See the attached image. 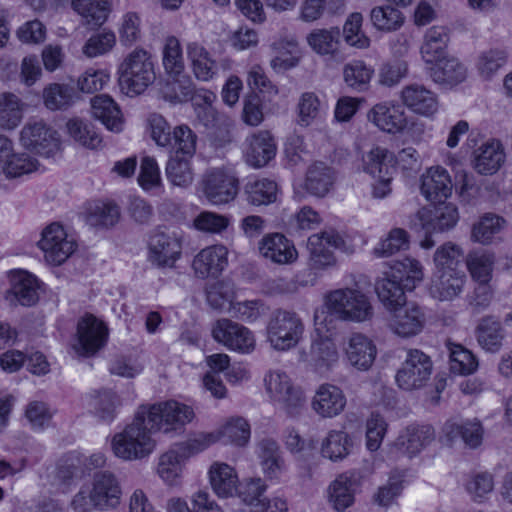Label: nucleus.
Listing matches in <instances>:
<instances>
[{"instance_id":"f257e3e1","label":"nucleus","mask_w":512,"mask_h":512,"mask_svg":"<svg viewBox=\"0 0 512 512\" xmlns=\"http://www.w3.org/2000/svg\"><path fill=\"white\" fill-rule=\"evenodd\" d=\"M374 315V306L367 293L358 287H342L324 294L322 305L314 311V320L322 329L325 325L334 327L335 320L367 323Z\"/></svg>"},{"instance_id":"f03ea898","label":"nucleus","mask_w":512,"mask_h":512,"mask_svg":"<svg viewBox=\"0 0 512 512\" xmlns=\"http://www.w3.org/2000/svg\"><path fill=\"white\" fill-rule=\"evenodd\" d=\"M424 279V267L412 257H405L386 264L377 277L374 290L383 306L405 303V292L413 291Z\"/></svg>"},{"instance_id":"7ed1b4c3","label":"nucleus","mask_w":512,"mask_h":512,"mask_svg":"<svg viewBox=\"0 0 512 512\" xmlns=\"http://www.w3.org/2000/svg\"><path fill=\"white\" fill-rule=\"evenodd\" d=\"M122 496V487L116 475L102 471L80 486L71 499L70 507L74 512L114 510L121 504Z\"/></svg>"},{"instance_id":"20e7f679","label":"nucleus","mask_w":512,"mask_h":512,"mask_svg":"<svg viewBox=\"0 0 512 512\" xmlns=\"http://www.w3.org/2000/svg\"><path fill=\"white\" fill-rule=\"evenodd\" d=\"M342 239L333 232L313 234L308 238L307 248L309 250V267L306 272L299 273L292 284L293 287H286L284 280L277 281L276 292H293L298 287L312 286L316 283L317 272L324 271L336 264L334 251L341 249Z\"/></svg>"},{"instance_id":"39448f33","label":"nucleus","mask_w":512,"mask_h":512,"mask_svg":"<svg viewBox=\"0 0 512 512\" xmlns=\"http://www.w3.org/2000/svg\"><path fill=\"white\" fill-rule=\"evenodd\" d=\"M146 416L139 408L133 421L111 439V450L115 457L124 461L142 460L149 457L156 449L152 437L155 432L150 427Z\"/></svg>"},{"instance_id":"423d86ee","label":"nucleus","mask_w":512,"mask_h":512,"mask_svg":"<svg viewBox=\"0 0 512 512\" xmlns=\"http://www.w3.org/2000/svg\"><path fill=\"white\" fill-rule=\"evenodd\" d=\"M120 91L128 97L143 94L156 79L152 54L137 47L130 51L117 67Z\"/></svg>"},{"instance_id":"0eeeda50","label":"nucleus","mask_w":512,"mask_h":512,"mask_svg":"<svg viewBox=\"0 0 512 512\" xmlns=\"http://www.w3.org/2000/svg\"><path fill=\"white\" fill-rule=\"evenodd\" d=\"M436 206H423L411 218L410 228L416 232H423L424 238L420 247L431 249L435 245L433 234L445 233L454 229L459 220L460 213L457 205L443 200Z\"/></svg>"},{"instance_id":"6e6552de","label":"nucleus","mask_w":512,"mask_h":512,"mask_svg":"<svg viewBox=\"0 0 512 512\" xmlns=\"http://www.w3.org/2000/svg\"><path fill=\"white\" fill-rule=\"evenodd\" d=\"M367 120L379 131L389 135L406 134L414 138L423 130V124L408 116L404 108L393 100L373 105L367 112Z\"/></svg>"},{"instance_id":"1a4fd4ad","label":"nucleus","mask_w":512,"mask_h":512,"mask_svg":"<svg viewBox=\"0 0 512 512\" xmlns=\"http://www.w3.org/2000/svg\"><path fill=\"white\" fill-rule=\"evenodd\" d=\"M305 334L302 318L293 311L278 310L266 327V341L277 352H288L296 348Z\"/></svg>"},{"instance_id":"9d476101","label":"nucleus","mask_w":512,"mask_h":512,"mask_svg":"<svg viewBox=\"0 0 512 512\" xmlns=\"http://www.w3.org/2000/svg\"><path fill=\"white\" fill-rule=\"evenodd\" d=\"M238 178L230 167L210 168L197 185L199 199L214 206L233 201L238 194Z\"/></svg>"},{"instance_id":"9b49d317","label":"nucleus","mask_w":512,"mask_h":512,"mask_svg":"<svg viewBox=\"0 0 512 512\" xmlns=\"http://www.w3.org/2000/svg\"><path fill=\"white\" fill-rule=\"evenodd\" d=\"M139 408L148 419L149 426L164 433L182 430L195 417L191 406L176 400L143 405Z\"/></svg>"},{"instance_id":"f8f14e48","label":"nucleus","mask_w":512,"mask_h":512,"mask_svg":"<svg viewBox=\"0 0 512 512\" xmlns=\"http://www.w3.org/2000/svg\"><path fill=\"white\" fill-rule=\"evenodd\" d=\"M363 171L372 179V196L377 199L387 197L396 173L393 154L386 148L375 146L362 156Z\"/></svg>"},{"instance_id":"ddd939ff","label":"nucleus","mask_w":512,"mask_h":512,"mask_svg":"<svg viewBox=\"0 0 512 512\" xmlns=\"http://www.w3.org/2000/svg\"><path fill=\"white\" fill-rule=\"evenodd\" d=\"M106 464V456L102 452L89 455L79 451L67 453L58 463L52 484L62 492H66L75 482L92 470L102 468Z\"/></svg>"},{"instance_id":"4468645a","label":"nucleus","mask_w":512,"mask_h":512,"mask_svg":"<svg viewBox=\"0 0 512 512\" xmlns=\"http://www.w3.org/2000/svg\"><path fill=\"white\" fill-rule=\"evenodd\" d=\"M37 246L48 264L60 266L74 254L77 242L63 224L52 222L42 229Z\"/></svg>"},{"instance_id":"2eb2a0df","label":"nucleus","mask_w":512,"mask_h":512,"mask_svg":"<svg viewBox=\"0 0 512 512\" xmlns=\"http://www.w3.org/2000/svg\"><path fill=\"white\" fill-rule=\"evenodd\" d=\"M207 301L213 308L246 322L256 321L263 313V305L259 301L235 302L234 286L229 282H219L210 287Z\"/></svg>"},{"instance_id":"dca6fc26","label":"nucleus","mask_w":512,"mask_h":512,"mask_svg":"<svg viewBox=\"0 0 512 512\" xmlns=\"http://www.w3.org/2000/svg\"><path fill=\"white\" fill-rule=\"evenodd\" d=\"M264 389L269 399L294 414L304 406L305 394L295 386L290 376L282 369H271L264 375Z\"/></svg>"},{"instance_id":"f3484780","label":"nucleus","mask_w":512,"mask_h":512,"mask_svg":"<svg viewBox=\"0 0 512 512\" xmlns=\"http://www.w3.org/2000/svg\"><path fill=\"white\" fill-rule=\"evenodd\" d=\"M213 339L228 350L251 354L256 348V337L246 326L229 319L217 320L211 329Z\"/></svg>"},{"instance_id":"a211bd4d","label":"nucleus","mask_w":512,"mask_h":512,"mask_svg":"<svg viewBox=\"0 0 512 512\" xmlns=\"http://www.w3.org/2000/svg\"><path fill=\"white\" fill-rule=\"evenodd\" d=\"M108 334V327L102 319L86 314L77 323L73 349L82 356L93 355L106 344Z\"/></svg>"},{"instance_id":"6ab92c4d","label":"nucleus","mask_w":512,"mask_h":512,"mask_svg":"<svg viewBox=\"0 0 512 512\" xmlns=\"http://www.w3.org/2000/svg\"><path fill=\"white\" fill-rule=\"evenodd\" d=\"M389 311L387 326L398 337L411 338L420 334L425 325V315L415 303L384 306Z\"/></svg>"},{"instance_id":"aec40b11","label":"nucleus","mask_w":512,"mask_h":512,"mask_svg":"<svg viewBox=\"0 0 512 512\" xmlns=\"http://www.w3.org/2000/svg\"><path fill=\"white\" fill-rule=\"evenodd\" d=\"M20 143L27 149L44 157H53L62 147L59 134L43 121L27 123L20 134Z\"/></svg>"},{"instance_id":"412c9836","label":"nucleus","mask_w":512,"mask_h":512,"mask_svg":"<svg viewBox=\"0 0 512 512\" xmlns=\"http://www.w3.org/2000/svg\"><path fill=\"white\" fill-rule=\"evenodd\" d=\"M318 327L313 319V331L311 333V364L318 373H325L332 369L339 361V352L333 340L331 325Z\"/></svg>"},{"instance_id":"4be33fe9","label":"nucleus","mask_w":512,"mask_h":512,"mask_svg":"<svg viewBox=\"0 0 512 512\" xmlns=\"http://www.w3.org/2000/svg\"><path fill=\"white\" fill-rule=\"evenodd\" d=\"M432 373V361L419 349H409L402 367L396 374L399 388L410 391L422 387Z\"/></svg>"},{"instance_id":"5701e85b","label":"nucleus","mask_w":512,"mask_h":512,"mask_svg":"<svg viewBox=\"0 0 512 512\" xmlns=\"http://www.w3.org/2000/svg\"><path fill=\"white\" fill-rule=\"evenodd\" d=\"M420 195L429 203L448 200L453 194V180L449 171L441 165H432L418 177Z\"/></svg>"},{"instance_id":"b1692460","label":"nucleus","mask_w":512,"mask_h":512,"mask_svg":"<svg viewBox=\"0 0 512 512\" xmlns=\"http://www.w3.org/2000/svg\"><path fill=\"white\" fill-rule=\"evenodd\" d=\"M399 99L405 108L424 118L432 119L439 112L437 94L422 84L404 86L399 92Z\"/></svg>"},{"instance_id":"393cba45","label":"nucleus","mask_w":512,"mask_h":512,"mask_svg":"<svg viewBox=\"0 0 512 512\" xmlns=\"http://www.w3.org/2000/svg\"><path fill=\"white\" fill-rule=\"evenodd\" d=\"M332 183V170L322 162H315L309 167L306 177L294 180V195L299 199L308 195L322 197L329 192Z\"/></svg>"},{"instance_id":"a878e982","label":"nucleus","mask_w":512,"mask_h":512,"mask_svg":"<svg viewBox=\"0 0 512 512\" xmlns=\"http://www.w3.org/2000/svg\"><path fill=\"white\" fill-rule=\"evenodd\" d=\"M10 288L6 293V300L11 305L32 306L38 300L40 281L27 270L14 269L8 274Z\"/></svg>"},{"instance_id":"bb28decb","label":"nucleus","mask_w":512,"mask_h":512,"mask_svg":"<svg viewBox=\"0 0 512 512\" xmlns=\"http://www.w3.org/2000/svg\"><path fill=\"white\" fill-rule=\"evenodd\" d=\"M347 405L344 391L337 385L323 383L319 385L311 399V409L324 419H333L341 415Z\"/></svg>"},{"instance_id":"cd10ccee","label":"nucleus","mask_w":512,"mask_h":512,"mask_svg":"<svg viewBox=\"0 0 512 512\" xmlns=\"http://www.w3.org/2000/svg\"><path fill=\"white\" fill-rule=\"evenodd\" d=\"M506 161L503 143L497 138H489L476 147L471 156L473 169L481 175L496 174Z\"/></svg>"},{"instance_id":"c85d7f7f","label":"nucleus","mask_w":512,"mask_h":512,"mask_svg":"<svg viewBox=\"0 0 512 512\" xmlns=\"http://www.w3.org/2000/svg\"><path fill=\"white\" fill-rule=\"evenodd\" d=\"M38 161L26 153L14 150L13 142L0 136V174L6 178H18L36 171Z\"/></svg>"},{"instance_id":"c756f323","label":"nucleus","mask_w":512,"mask_h":512,"mask_svg":"<svg viewBox=\"0 0 512 512\" xmlns=\"http://www.w3.org/2000/svg\"><path fill=\"white\" fill-rule=\"evenodd\" d=\"M482 438L483 428L477 419H450L444 424L440 435V441L444 445L452 446L457 440L461 439L471 448L478 447Z\"/></svg>"},{"instance_id":"7c9ffc66","label":"nucleus","mask_w":512,"mask_h":512,"mask_svg":"<svg viewBox=\"0 0 512 512\" xmlns=\"http://www.w3.org/2000/svg\"><path fill=\"white\" fill-rule=\"evenodd\" d=\"M359 447L358 437L343 429H330L320 443V454L333 463L347 459Z\"/></svg>"},{"instance_id":"2f4dec72","label":"nucleus","mask_w":512,"mask_h":512,"mask_svg":"<svg viewBox=\"0 0 512 512\" xmlns=\"http://www.w3.org/2000/svg\"><path fill=\"white\" fill-rule=\"evenodd\" d=\"M207 477L213 493L220 499L235 497L240 487L237 469L224 462L214 461L207 470Z\"/></svg>"},{"instance_id":"473e14b6","label":"nucleus","mask_w":512,"mask_h":512,"mask_svg":"<svg viewBox=\"0 0 512 512\" xmlns=\"http://www.w3.org/2000/svg\"><path fill=\"white\" fill-rule=\"evenodd\" d=\"M344 353L352 367L360 371H367L376 359L377 347L369 336L356 332L347 338Z\"/></svg>"},{"instance_id":"72a5a7b5","label":"nucleus","mask_w":512,"mask_h":512,"mask_svg":"<svg viewBox=\"0 0 512 512\" xmlns=\"http://www.w3.org/2000/svg\"><path fill=\"white\" fill-rule=\"evenodd\" d=\"M270 47V67L276 73H284L297 67L303 56L298 40L293 35L278 37Z\"/></svg>"},{"instance_id":"f704fd0d","label":"nucleus","mask_w":512,"mask_h":512,"mask_svg":"<svg viewBox=\"0 0 512 512\" xmlns=\"http://www.w3.org/2000/svg\"><path fill=\"white\" fill-rule=\"evenodd\" d=\"M466 283L467 276L464 271H434L428 293L438 301H453L462 294Z\"/></svg>"},{"instance_id":"c9c22d12","label":"nucleus","mask_w":512,"mask_h":512,"mask_svg":"<svg viewBox=\"0 0 512 512\" xmlns=\"http://www.w3.org/2000/svg\"><path fill=\"white\" fill-rule=\"evenodd\" d=\"M449 31L444 26H433L427 30L420 47V55L426 69L432 70L440 65L448 54Z\"/></svg>"},{"instance_id":"e433bc0d","label":"nucleus","mask_w":512,"mask_h":512,"mask_svg":"<svg viewBox=\"0 0 512 512\" xmlns=\"http://www.w3.org/2000/svg\"><path fill=\"white\" fill-rule=\"evenodd\" d=\"M277 145L269 131H258L246 139L244 148L245 162L253 168L266 166L275 158Z\"/></svg>"},{"instance_id":"4c0bfd02","label":"nucleus","mask_w":512,"mask_h":512,"mask_svg":"<svg viewBox=\"0 0 512 512\" xmlns=\"http://www.w3.org/2000/svg\"><path fill=\"white\" fill-rule=\"evenodd\" d=\"M181 241L176 234L156 233L149 240V260L160 267H172L181 256Z\"/></svg>"},{"instance_id":"58836bf2","label":"nucleus","mask_w":512,"mask_h":512,"mask_svg":"<svg viewBox=\"0 0 512 512\" xmlns=\"http://www.w3.org/2000/svg\"><path fill=\"white\" fill-rule=\"evenodd\" d=\"M258 249L262 257L276 264H291L298 258L294 243L280 233L264 236L259 242Z\"/></svg>"},{"instance_id":"ea45409f","label":"nucleus","mask_w":512,"mask_h":512,"mask_svg":"<svg viewBox=\"0 0 512 512\" xmlns=\"http://www.w3.org/2000/svg\"><path fill=\"white\" fill-rule=\"evenodd\" d=\"M228 265V249L221 244L203 248L193 260L192 267L201 278L217 277Z\"/></svg>"},{"instance_id":"a19ab883","label":"nucleus","mask_w":512,"mask_h":512,"mask_svg":"<svg viewBox=\"0 0 512 512\" xmlns=\"http://www.w3.org/2000/svg\"><path fill=\"white\" fill-rule=\"evenodd\" d=\"M186 53L191 71L197 80L209 82L218 76L219 66L216 59L201 43H187Z\"/></svg>"},{"instance_id":"79ce46f5","label":"nucleus","mask_w":512,"mask_h":512,"mask_svg":"<svg viewBox=\"0 0 512 512\" xmlns=\"http://www.w3.org/2000/svg\"><path fill=\"white\" fill-rule=\"evenodd\" d=\"M187 461L174 445L158 457L156 474L166 486H180Z\"/></svg>"},{"instance_id":"37998d69","label":"nucleus","mask_w":512,"mask_h":512,"mask_svg":"<svg viewBox=\"0 0 512 512\" xmlns=\"http://www.w3.org/2000/svg\"><path fill=\"white\" fill-rule=\"evenodd\" d=\"M506 225L507 222L502 216L492 212L483 213L471 226L470 240L483 246L491 245L497 241Z\"/></svg>"},{"instance_id":"c03bdc74","label":"nucleus","mask_w":512,"mask_h":512,"mask_svg":"<svg viewBox=\"0 0 512 512\" xmlns=\"http://www.w3.org/2000/svg\"><path fill=\"white\" fill-rule=\"evenodd\" d=\"M357 492V482L352 475L340 474L327 488V499L337 512H345L353 506Z\"/></svg>"},{"instance_id":"a18cd8bd","label":"nucleus","mask_w":512,"mask_h":512,"mask_svg":"<svg viewBox=\"0 0 512 512\" xmlns=\"http://www.w3.org/2000/svg\"><path fill=\"white\" fill-rule=\"evenodd\" d=\"M268 485L261 477H247L240 482L235 497H238L246 512H265Z\"/></svg>"},{"instance_id":"49530a36","label":"nucleus","mask_w":512,"mask_h":512,"mask_svg":"<svg viewBox=\"0 0 512 512\" xmlns=\"http://www.w3.org/2000/svg\"><path fill=\"white\" fill-rule=\"evenodd\" d=\"M91 109L93 116L98 119L107 130L120 133L124 129V118L117 103L106 94L92 98Z\"/></svg>"},{"instance_id":"de8ad7c7","label":"nucleus","mask_w":512,"mask_h":512,"mask_svg":"<svg viewBox=\"0 0 512 512\" xmlns=\"http://www.w3.org/2000/svg\"><path fill=\"white\" fill-rule=\"evenodd\" d=\"M434 440V430L430 425L409 426L398 437L395 448L409 457L418 454Z\"/></svg>"},{"instance_id":"09e8293b","label":"nucleus","mask_w":512,"mask_h":512,"mask_svg":"<svg viewBox=\"0 0 512 512\" xmlns=\"http://www.w3.org/2000/svg\"><path fill=\"white\" fill-rule=\"evenodd\" d=\"M466 268L471 279L478 285H488L493 277L495 253L487 249H475L466 256Z\"/></svg>"},{"instance_id":"8fccbe9b","label":"nucleus","mask_w":512,"mask_h":512,"mask_svg":"<svg viewBox=\"0 0 512 512\" xmlns=\"http://www.w3.org/2000/svg\"><path fill=\"white\" fill-rule=\"evenodd\" d=\"M256 453L265 478L279 482L285 470V464L280 456L277 442L271 439L262 440L257 445Z\"/></svg>"},{"instance_id":"3c124183","label":"nucleus","mask_w":512,"mask_h":512,"mask_svg":"<svg viewBox=\"0 0 512 512\" xmlns=\"http://www.w3.org/2000/svg\"><path fill=\"white\" fill-rule=\"evenodd\" d=\"M374 75V67L361 59L348 61L342 69L345 85L356 92L368 91Z\"/></svg>"},{"instance_id":"603ef678","label":"nucleus","mask_w":512,"mask_h":512,"mask_svg":"<svg viewBox=\"0 0 512 512\" xmlns=\"http://www.w3.org/2000/svg\"><path fill=\"white\" fill-rule=\"evenodd\" d=\"M480 347L490 353H497L503 346L505 333L500 321L494 316L483 317L475 330Z\"/></svg>"},{"instance_id":"864d4df0","label":"nucleus","mask_w":512,"mask_h":512,"mask_svg":"<svg viewBox=\"0 0 512 512\" xmlns=\"http://www.w3.org/2000/svg\"><path fill=\"white\" fill-rule=\"evenodd\" d=\"M327 109L326 103L322 102L316 93H302L296 107L297 124L301 127H309L321 121Z\"/></svg>"},{"instance_id":"5fc2aeb1","label":"nucleus","mask_w":512,"mask_h":512,"mask_svg":"<svg viewBox=\"0 0 512 512\" xmlns=\"http://www.w3.org/2000/svg\"><path fill=\"white\" fill-rule=\"evenodd\" d=\"M73 10L86 24L102 26L112 10L111 0H71Z\"/></svg>"},{"instance_id":"6e6d98bb","label":"nucleus","mask_w":512,"mask_h":512,"mask_svg":"<svg viewBox=\"0 0 512 512\" xmlns=\"http://www.w3.org/2000/svg\"><path fill=\"white\" fill-rule=\"evenodd\" d=\"M429 74L435 83L454 87L466 80L468 72L463 63L449 55L440 65L430 70Z\"/></svg>"},{"instance_id":"4d7b16f0","label":"nucleus","mask_w":512,"mask_h":512,"mask_svg":"<svg viewBox=\"0 0 512 512\" xmlns=\"http://www.w3.org/2000/svg\"><path fill=\"white\" fill-rule=\"evenodd\" d=\"M370 21L374 29L384 33L399 30L405 23L403 12L392 4L378 5L370 11Z\"/></svg>"},{"instance_id":"13d9d810","label":"nucleus","mask_w":512,"mask_h":512,"mask_svg":"<svg viewBox=\"0 0 512 512\" xmlns=\"http://www.w3.org/2000/svg\"><path fill=\"white\" fill-rule=\"evenodd\" d=\"M214 433L218 436L217 442L245 446L251 435L248 422L242 417L228 418Z\"/></svg>"},{"instance_id":"bf43d9fd","label":"nucleus","mask_w":512,"mask_h":512,"mask_svg":"<svg viewBox=\"0 0 512 512\" xmlns=\"http://www.w3.org/2000/svg\"><path fill=\"white\" fill-rule=\"evenodd\" d=\"M167 77L168 80L161 89L163 98L172 104H180L189 100L195 89L191 77L186 72Z\"/></svg>"},{"instance_id":"052dcab7","label":"nucleus","mask_w":512,"mask_h":512,"mask_svg":"<svg viewBox=\"0 0 512 512\" xmlns=\"http://www.w3.org/2000/svg\"><path fill=\"white\" fill-rule=\"evenodd\" d=\"M449 368L453 374L466 376L475 373L479 363L472 351L461 344L448 342Z\"/></svg>"},{"instance_id":"680f3d73","label":"nucleus","mask_w":512,"mask_h":512,"mask_svg":"<svg viewBox=\"0 0 512 512\" xmlns=\"http://www.w3.org/2000/svg\"><path fill=\"white\" fill-rule=\"evenodd\" d=\"M306 42L318 55H333L340 45V30L337 27L314 29L306 36Z\"/></svg>"},{"instance_id":"e2e57ef3","label":"nucleus","mask_w":512,"mask_h":512,"mask_svg":"<svg viewBox=\"0 0 512 512\" xmlns=\"http://www.w3.org/2000/svg\"><path fill=\"white\" fill-rule=\"evenodd\" d=\"M507 61V48L493 47L479 53L475 66L482 78L490 80L507 64Z\"/></svg>"},{"instance_id":"0e129e2a","label":"nucleus","mask_w":512,"mask_h":512,"mask_svg":"<svg viewBox=\"0 0 512 512\" xmlns=\"http://www.w3.org/2000/svg\"><path fill=\"white\" fill-rule=\"evenodd\" d=\"M86 222L93 227H110L119 219V209L111 201L98 200L86 207Z\"/></svg>"},{"instance_id":"69168bd1","label":"nucleus","mask_w":512,"mask_h":512,"mask_svg":"<svg viewBox=\"0 0 512 512\" xmlns=\"http://www.w3.org/2000/svg\"><path fill=\"white\" fill-rule=\"evenodd\" d=\"M66 129L76 143L87 149L96 150L102 145V138L94 127L78 117L70 118L66 123Z\"/></svg>"},{"instance_id":"338daca9","label":"nucleus","mask_w":512,"mask_h":512,"mask_svg":"<svg viewBox=\"0 0 512 512\" xmlns=\"http://www.w3.org/2000/svg\"><path fill=\"white\" fill-rule=\"evenodd\" d=\"M161 54L162 65L167 76L185 72L183 49L176 36H167L164 39Z\"/></svg>"},{"instance_id":"774afa93","label":"nucleus","mask_w":512,"mask_h":512,"mask_svg":"<svg viewBox=\"0 0 512 512\" xmlns=\"http://www.w3.org/2000/svg\"><path fill=\"white\" fill-rule=\"evenodd\" d=\"M277 184L269 179H250L245 185L247 201L255 206L268 205L276 201Z\"/></svg>"}]
</instances>
